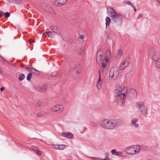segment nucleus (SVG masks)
<instances>
[{"mask_svg":"<svg viewBox=\"0 0 160 160\" xmlns=\"http://www.w3.org/2000/svg\"><path fill=\"white\" fill-rule=\"evenodd\" d=\"M119 124V121L115 119H106L100 122L101 126L107 129H112L118 127Z\"/></svg>","mask_w":160,"mask_h":160,"instance_id":"1","label":"nucleus"},{"mask_svg":"<svg viewBox=\"0 0 160 160\" xmlns=\"http://www.w3.org/2000/svg\"><path fill=\"white\" fill-rule=\"evenodd\" d=\"M141 147V146L139 145L131 146L128 147L125 152L128 154L134 155L140 151Z\"/></svg>","mask_w":160,"mask_h":160,"instance_id":"2","label":"nucleus"},{"mask_svg":"<svg viewBox=\"0 0 160 160\" xmlns=\"http://www.w3.org/2000/svg\"><path fill=\"white\" fill-rule=\"evenodd\" d=\"M108 12L110 13L109 16L115 22H116L117 20L121 21V15L118 13H117L113 8H108Z\"/></svg>","mask_w":160,"mask_h":160,"instance_id":"3","label":"nucleus"},{"mask_svg":"<svg viewBox=\"0 0 160 160\" xmlns=\"http://www.w3.org/2000/svg\"><path fill=\"white\" fill-rule=\"evenodd\" d=\"M137 107L139 110V112L142 115L146 116L147 114L148 110L145 106L143 102H140L137 103Z\"/></svg>","mask_w":160,"mask_h":160,"instance_id":"4","label":"nucleus"},{"mask_svg":"<svg viewBox=\"0 0 160 160\" xmlns=\"http://www.w3.org/2000/svg\"><path fill=\"white\" fill-rule=\"evenodd\" d=\"M118 75V68L117 67H114L110 70L109 73V78L113 80H115Z\"/></svg>","mask_w":160,"mask_h":160,"instance_id":"5","label":"nucleus"},{"mask_svg":"<svg viewBox=\"0 0 160 160\" xmlns=\"http://www.w3.org/2000/svg\"><path fill=\"white\" fill-rule=\"evenodd\" d=\"M79 37L78 39L79 43L82 44L83 42V39L84 37H86L87 34L85 30L81 29L78 32Z\"/></svg>","mask_w":160,"mask_h":160,"instance_id":"6","label":"nucleus"},{"mask_svg":"<svg viewBox=\"0 0 160 160\" xmlns=\"http://www.w3.org/2000/svg\"><path fill=\"white\" fill-rule=\"evenodd\" d=\"M63 109V107L62 105L58 104L53 107L52 109V112L60 113L62 112Z\"/></svg>","mask_w":160,"mask_h":160,"instance_id":"7","label":"nucleus"},{"mask_svg":"<svg viewBox=\"0 0 160 160\" xmlns=\"http://www.w3.org/2000/svg\"><path fill=\"white\" fill-rule=\"evenodd\" d=\"M130 60L128 58H126L120 65L119 68L121 70H124L127 67L130 63Z\"/></svg>","mask_w":160,"mask_h":160,"instance_id":"8","label":"nucleus"},{"mask_svg":"<svg viewBox=\"0 0 160 160\" xmlns=\"http://www.w3.org/2000/svg\"><path fill=\"white\" fill-rule=\"evenodd\" d=\"M103 53L101 50H99L97 52L96 56V60L98 64L101 63L103 59Z\"/></svg>","mask_w":160,"mask_h":160,"instance_id":"9","label":"nucleus"},{"mask_svg":"<svg viewBox=\"0 0 160 160\" xmlns=\"http://www.w3.org/2000/svg\"><path fill=\"white\" fill-rule=\"evenodd\" d=\"M127 90L128 88L126 87H124L122 89H121V98H122V99L126 98V95L128 93Z\"/></svg>","mask_w":160,"mask_h":160,"instance_id":"10","label":"nucleus"},{"mask_svg":"<svg viewBox=\"0 0 160 160\" xmlns=\"http://www.w3.org/2000/svg\"><path fill=\"white\" fill-rule=\"evenodd\" d=\"M121 87L119 85H118L116 86L115 90V94L117 97H121Z\"/></svg>","mask_w":160,"mask_h":160,"instance_id":"11","label":"nucleus"},{"mask_svg":"<svg viewBox=\"0 0 160 160\" xmlns=\"http://www.w3.org/2000/svg\"><path fill=\"white\" fill-rule=\"evenodd\" d=\"M67 2V0H56L55 1V4L58 6H60L65 4Z\"/></svg>","mask_w":160,"mask_h":160,"instance_id":"12","label":"nucleus"},{"mask_svg":"<svg viewBox=\"0 0 160 160\" xmlns=\"http://www.w3.org/2000/svg\"><path fill=\"white\" fill-rule=\"evenodd\" d=\"M52 145L54 148L56 149L63 150L65 148V145H54L52 144Z\"/></svg>","mask_w":160,"mask_h":160,"instance_id":"13","label":"nucleus"},{"mask_svg":"<svg viewBox=\"0 0 160 160\" xmlns=\"http://www.w3.org/2000/svg\"><path fill=\"white\" fill-rule=\"evenodd\" d=\"M111 152L112 155H116L119 157L121 156L122 154L121 152H117L115 149L112 150Z\"/></svg>","mask_w":160,"mask_h":160,"instance_id":"14","label":"nucleus"},{"mask_svg":"<svg viewBox=\"0 0 160 160\" xmlns=\"http://www.w3.org/2000/svg\"><path fill=\"white\" fill-rule=\"evenodd\" d=\"M102 80L101 79V75H99L98 81L97 82V87L98 90H99L101 87V85L102 83Z\"/></svg>","mask_w":160,"mask_h":160,"instance_id":"15","label":"nucleus"},{"mask_svg":"<svg viewBox=\"0 0 160 160\" xmlns=\"http://www.w3.org/2000/svg\"><path fill=\"white\" fill-rule=\"evenodd\" d=\"M153 60L155 62L157 67L160 69V58L157 57H154Z\"/></svg>","mask_w":160,"mask_h":160,"instance_id":"16","label":"nucleus"},{"mask_svg":"<svg viewBox=\"0 0 160 160\" xmlns=\"http://www.w3.org/2000/svg\"><path fill=\"white\" fill-rule=\"evenodd\" d=\"M62 135L63 137L69 138H71L73 137V134L69 132L67 133L63 132L62 133Z\"/></svg>","mask_w":160,"mask_h":160,"instance_id":"17","label":"nucleus"},{"mask_svg":"<svg viewBox=\"0 0 160 160\" xmlns=\"http://www.w3.org/2000/svg\"><path fill=\"white\" fill-rule=\"evenodd\" d=\"M109 60V57L107 55L105 57V60H104L103 61L102 67L104 68L107 66V64L108 61Z\"/></svg>","mask_w":160,"mask_h":160,"instance_id":"18","label":"nucleus"},{"mask_svg":"<svg viewBox=\"0 0 160 160\" xmlns=\"http://www.w3.org/2000/svg\"><path fill=\"white\" fill-rule=\"evenodd\" d=\"M138 119L136 118L133 119L132 120L131 125L132 126H135L136 127L138 128V124L136 123L137 122Z\"/></svg>","mask_w":160,"mask_h":160,"instance_id":"19","label":"nucleus"},{"mask_svg":"<svg viewBox=\"0 0 160 160\" xmlns=\"http://www.w3.org/2000/svg\"><path fill=\"white\" fill-rule=\"evenodd\" d=\"M51 29L54 32L58 34L60 33V31H59V28L56 26H52L50 27Z\"/></svg>","mask_w":160,"mask_h":160,"instance_id":"20","label":"nucleus"},{"mask_svg":"<svg viewBox=\"0 0 160 160\" xmlns=\"http://www.w3.org/2000/svg\"><path fill=\"white\" fill-rule=\"evenodd\" d=\"M149 53L150 56L152 57L153 59L154 57H157L155 56V51L153 48H151L149 50Z\"/></svg>","mask_w":160,"mask_h":160,"instance_id":"21","label":"nucleus"},{"mask_svg":"<svg viewBox=\"0 0 160 160\" xmlns=\"http://www.w3.org/2000/svg\"><path fill=\"white\" fill-rule=\"evenodd\" d=\"M131 93H132L133 97L136 96L137 92L136 90L133 89H130L129 92H128V96H129Z\"/></svg>","mask_w":160,"mask_h":160,"instance_id":"22","label":"nucleus"},{"mask_svg":"<svg viewBox=\"0 0 160 160\" xmlns=\"http://www.w3.org/2000/svg\"><path fill=\"white\" fill-rule=\"evenodd\" d=\"M123 3H125L126 4L128 5L132 6V7L134 9V11L135 12L136 11V9L134 6L133 5L132 3L131 2L129 1H125L123 2Z\"/></svg>","mask_w":160,"mask_h":160,"instance_id":"23","label":"nucleus"},{"mask_svg":"<svg viewBox=\"0 0 160 160\" xmlns=\"http://www.w3.org/2000/svg\"><path fill=\"white\" fill-rule=\"evenodd\" d=\"M33 149V151L36 152V154L38 156H40L41 154V151H39L38 148L36 147H34Z\"/></svg>","mask_w":160,"mask_h":160,"instance_id":"24","label":"nucleus"},{"mask_svg":"<svg viewBox=\"0 0 160 160\" xmlns=\"http://www.w3.org/2000/svg\"><path fill=\"white\" fill-rule=\"evenodd\" d=\"M106 23V27H107L108 26L110 22L111 19L110 18L108 17H107L105 19Z\"/></svg>","mask_w":160,"mask_h":160,"instance_id":"25","label":"nucleus"},{"mask_svg":"<svg viewBox=\"0 0 160 160\" xmlns=\"http://www.w3.org/2000/svg\"><path fill=\"white\" fill-rule=\"evenodd\" d=\"M46 89V86L45 85H43L42 86L40 87L38 90L40 92H43L45 91Z\"/></svg>","mask_w":160,"mask_h":160,"instance_id":"26","label":"nucleus"},{"mask_svg":"<svg viewBox=\"0 0 160 160\" xmlns=\"http://www.w3.org/2000/svg\"><path fill=\"white\" fill-rule=\"evenodd\" d=\"M31 72L32 73L35 74L36 75H38L40 73L39 71L36 70V69L33 68H32V70H31Z\"/></svg>","mask_w":160,"mask_h":160,"instance_id":"27","label":"nucleus"},{"mask_svg":"<svg viewBox=\"0 0 160 160\" xmlns=\"http://www.w3.org/2000/svg\"><path fill=\"white\" fill-rule=\"evenodd\" d=\"M46 34L49 37L51 38H53V35L52 32H46Z\"/></svg>","mask_w":160,"mask_h":160,"instance_id":"28","label":"nucleus"},{"mask_svg":"<svg viewBox=\"0 0 160 160\" xmlns=\"http://www.w3.org/2000/svg\"><path fill=\"white\" fill-rule=\"evenodd\" d=\"M122 55V51L121 49H119L118 50V53L117 54V57H120Z\"/></svg>","mask_w":160,"mask_h":160,"instance_id":"29","label":"nucleus"},{"mask_svg":"<svg viewBox=\"0 0 160 160\" xmlns=\"http://www.w3.org/2000/svg\"><path fill=\"white\" fill-rule=\"evenodd\" d=\"M44 113H42L40 112H38L36 115L37 116L38 118L44 116Z\"/></svg>","mask_w":160,"mask_h":160,"instance_id":"30","label":"nucleus"},{"mask_svg":"<svg viewBox=\"0 0 160 160\" xmlns=\"http://www.w3.org/2000/svg\"><path fill=\"white\" fill-rule=\"evenodd\" d=\"M25 77L24 74H21L19 75V80L20 81L22 80L25 78Z\"/></svg>","mask_w":160,"mask_h":160,"instance_id":"31","label":"nucleus"},{"mask_svg":"<svg viewBox=\"0 0 160 160\" xmlns=\"http://www.w3.org/2000/svg\"><path fill=\"white\" fill-rule=\"evenodd\" d=\"M42 102L41 100H39L37 102L36 105L37 106L40 107L42 106Z\"/></svg>","mask_w":160,"mask_h":160,"instance_id":"32","label":"nucleus"},{"mask_svg":"<svg viewBox=\"0 0 160 160\" xmlns=\"http://www.w3.org/2000/svg\"><path fill=\"white\" fill-rule=\"evenodd\" d=\"M32 74L31 73H29L28 74V75L27 76V80L29 81L31 79V78L32 77Z\"/></svg>","mask_w":160,"mask_h":160,"instance_id":"33","label":"nucleus"},{"mask_svg":"<svg viewBox=\"0 0 160 160\" xmlns=\"http://www.w3.org/2000/svg\"><path fill=\"white\" fill-rule=\"evenodd\" d=\"M104 71V68L101 67L100 68V70L99 71V76L100 75L101 72H103Z\"/></svg>","mask_w":160,"mask_h":160,"instance_id":"34","label":"nucleus"},{"mask_svg":"<svg viewBox=\"0 0 160 160\" xmlns=\"http://www.w3.org/2000/svg\"><path fill=\"white\" fill-rule=\"evenodd\" d=\"M121 106H124L125 105V104H124V103H125L124 100L125 99V98H124L123 99H122V98H121Z\"/></svg>","mask_w":160,"mask_h":160,"instance_id":"35","label":"nucleus"},{"mask_svg":"<svg viewBox=\"0 0 160 160\" xmlns=\"http://www.w3.org/2000/svg\"><path fill=\"white\" fill-rule=\"evenodd\" d=\"M22 2V0H15V3L20 4Z\"/></svg>","mask_w":160,"mask_h":160,"instance_id":"36","label":"nucleus"},{"mask_svg":"<svg viewBox=\"0 0 160 160\" xmlns=\"http://www.w3.org/2000/svg\"><path fill=\"white\" fill-rule=\"evenodd\" d=\"M26 69L29 71V72H31V70H32V68H32L31 67H29L28 66H27L26 67Z\"/></svg>","mask_w":160,"mask_h":160,"instance_id":"37","label":"nucleus"},{"mask_svg":"<svg viewBox=\"0 0 160 160\" xmlns=\"http://www.w3.org/2000/svg\"><path fill=\"white\" fill-rule=\"evenodd\" d=\"M57 72H53L51 74V76L52 77H54L56 76L57 75Z\"/></svg>","mask_w":160,"mask_h":160,"instance_id":"38","label":"nucleus"},{"mask_svg":"<svg viewBox=\"0 0 160 160\" xmlns=\"http://www.w3.org/2000/svg\"><path fill=\"white\" fill-rule=\"evenodd\" d=\"M4 16L6 18H8L10 16V13L8 12H6L4 13Z\"/></svg>","mask_w":160,"mask_h":160,"instance_id":"39","label":"nucleus"},{"mask_svg":"<svg viewBox=\"0 0 160 160\" xmlns=\"http://www.w3.org/2000/svg\"><path fill=\"white\" fill-rule=\"evenodd\" d=\"M127 97H128L130 99H132L134 97H133V96L132 95V93H131L130 94L129 96H128V93H127Z\"/></svg>","mask_w":160,"mask_h":160,"instance_id":"40","label":"nucleus"},{"mask_svg":"<svg viewBox=\"0 0 160 160\" xmlns=\"http://www.w3.org/2000/svg\"><path fill=\"white\" fill-rule=\"evenodd\" d=\"M142 15L141 13H139V14L137 18V19H138L139 18H142Z\"/></svg>","mask_w":160,"mask_h":160,"instance_id":"41","label":"nucleus"},{"mask_svg":"<svg viewBox=\"0 0 160 160\" xmlns=\"http://www.w3.org/2000/svg\"><path fill=\"white\" fill-rule=\"evenodd\" d=\"M0 60L2 62H5V59L4 58L2 57L1 56V58H0Z\"/></svg>","mask_w":160,"mask_h":160,"instance_id":"42","label":"nucleus"},{"mask_svg":"<svg viewBox=\"0 0 160 160\" xmlns=\"http://www.w3.org/2000/svg\"><path fill=\"white\" fill-rule=\"evenodd\" d=\"M82 51L83 50L80 49L78 51V52L79 54H82Z\"/></svg>","mask_w":160,"mask_h":160,"instance_id":"43","label":"nucleus"},{"mask_svg":"<svg viewBox=\"0 0 160 160\" xmlns=\"http://www.w3.org/2000/svg\"><path fill=\"white\" fill-rule=\"evenodd\" d=\"M29 42L30 44H32L34 42V41L32 39H29Z\"/></svg>","mask_w":160,"mask_h":160,"instance_id":"44","label":"nucleus"},{"mask_svg":"<svg viewBox=\"0 0 160 160\" xmlns=\"http://www.w3.org/2000/svg\"><path fill=\"white\" fill-rule=\"evenodd\" d=\"M3 14L4 13L2 12L1 11L0 12V18L3 15Z\"/></svg>","mask_w":160,"mask_h":160,"instance_id":"45","label":"nucleus"},{"mask_svg":"<svg viewBox=\"0 0 160 160\" xmlns=\"http://www.w3.org/2000/svg\"><path fill=\"white\" fill-rule=\"evenodd\" d=\"M15 0H9V2L11 3H15Z\"/></svg>","mask_w":160,"mask_h":160,"instance_id":"46","label":"nucleus"},{"mask_svg":"<svg viewBox=\"0 0 160 160\" xmlns=\"http://www.w3.org/2000/svg\"><path fill=\"white\" fill-rule=\"evenodd\" d=\"M79 72L78 71H77L76 72V74L79 75Z\"/></svg>","mask_w":160,"mask_h":160,"instance_id":"47","label":"nucleus"},{"mask_svg":"<svg viewBox=\"0 0 160 160\" xmlns=\"http://www.w3.org/2000/svg\"><path fill=\"white\" fill-rule=\"evenodd\" d=\"M4 87H2L0 88V90L1 91H2L4 90Z\"/></svg>","mask_w":160,"mask_h":160,"instance_id":"48","label":"nucleus"},{"mask_svg":"<svg viewBox=\"0 0 160 160\" xmlns=\"http://www.w3.org/2000/svg\"><path fill=\"white\" fill-rule=\"evenodd\" d=\"M157 1L159 3H160V0H157Z\"/></svg>","mask_w":160,"mask_h":160,"instance_id":"49","label":"nucleus"},{"mask_svg":"<svg viewBox=\"0 0 160 160\" xmlns=\"http://www.w3.org/2000/svg\"><path fill=\"white\" fill-rule=\"evenodd\" d=\"M0 58H1V56L0 55Z\"/></svg>","mask_w":160,"mask_h":160,"instance_id":"50","label":"nucleus"}]
</instances>
